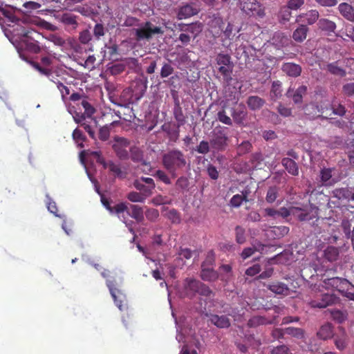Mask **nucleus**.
<instances>
[{
	"label": "nucleus",
	"mask_w": 354,
	"mask_h": 354,
	"mask_svg": "<svg viewBox=\"0 0 354 354\" xmlns=\"http://www.w3.org/2000/svg\"><path fill=\"white\" fill-rule=\"evenodd\" d=\"M162 164L171 176L175 178L177 171L186 167L187 161L185 154L182 151L173 149L162 155Z\"/></svg>",
	"instance_id": "nucleus-1"
},
{
	"label": "nucleus",
	"mask_w": 354,
	"mask_h": 354,
	"mask_svg": "<svg viewBox=\"0 0 354 354\" xmlns=\"http://www.w3.org/2000/svg\"><path fill=\"white\" fill-rule=\"evenodd\" d=\"M184 292L186 297L192 299L199 295L205 297H210L214 295L208 286L193 278H187L183 283Z\"/></svg>",
	"instance_id": "nucleus-2"
},
{
	"label": "nucleus",
	"mask_w": 354,
	"mask_h": 354,
	"mask_svg": "<svg viewBox=\"0 0 354 354\" xmlns=\"http://www.w3.org/2000/svg\"><path fill=\"white\" fill-rule=\"evenodd\" d=\"M336 297L328 293L311 291L306 297V301L313 308H325L335 302Z\"/></svg>",
	"instance_id": "nucleus-3"
},
{
	"label": "nucleus",
	"mask_w": 354,
	"mask_h": 354,
	"mask_svg": "<svg viewBox=\"0 0 354 354\" xmlns=\"http://www.w3.org/2000/svg\"><path fill=\"white\" fill-rule=\"evenodd\" d=\"M227 128L218 126L215 128L210 139V145L214 152H223L228 147L229 137L227 133Z\"/></svg>",
	"instance_id": "nucleus-4"
},
{
	"label": "nucleus",
	"mask_w": 354,
	"mask_h": 354,
	"mask_svg": "<svg viewBox=\"0 0 354 354\" xmlns=\"http://www.w3.org/2000/svg\"><path fill=\"white\" fill-rule=\"evenodd\" d=\"M241 10L249 17L263 18L266 15L264 6L257 0H239Z\"/></svg>",
	"instance_id": "nucleus-5"
},
{
	"label": "nucleus",
	"mask_w": 354,
	"mask_h": 354,
	"mask_svg": "<svg viewBox=\"0 0 354 354\" xmlns=\"http://www.w3.org/2000/svg\"><path fill=\"white\" fill-rule=\"evenodd\" d=\"M216 62L219 66L218 71L222 75L223 80L229 84L232 80L234 64L230 55L218 53L216 57Z\"/></svg>",
	"instance_id": "nucleus-6"
},
{
	"label": "nucleus",
	"mask_w": 354,
	"mask_h": 354,
	"mask_svg": "<svg viewBox=\"0 0 354 354\" xmlns=\"http://www.w3.org/2000/svg\"><path fill=\"white\" fill-rule=\"evenodd\" d=\"M21 35L24 37L21 41L20 49L25 50L32 53H39L41 48L38 41L34 39L33 35H39V33L33 30L22 29Z\"/></svg>",
	"instance_id": "nucleus-7"
},
{
	"label": "nucleus",
	"mask_w": 354,
	"mask_h": 354,
	"mask_svg": "<svg viewBox=\"0 0 354 354\" xmlns=\"http://www.w3.org/2000/svg\"><path fill=\"white\" fill-rule=\"evenodd\" d=\"M163 30L159 26L150 21H146L141 27L135 29V37L137 41L149 40L154 35H162Z\"/></svg>",
	"instance_id": "nucleus-8"
},
{
	"label": "nucleus",
	"mask_w": 354,
	"mask_h": 354,
	"mask_svg": "<svg viewBox=\"0 0 354 354\" xmlns=\"http://www.w3.org/2000/svg\"><path fill=\"white\" fill-rule=\"evenodd\" d=\"M129 145L130 140L126 138L115 136L113 138L112 149L120 160H125L129 158L127 150Z\"/></svg>",
	"instance_id": "nucleus-9"
},
{
	"label": "nucleus",
	"mask_w": 354,
	"mask_h": 354,
	"mask_svg": "<svg viewBox=\"0 0 354 354\" xmlns=\"http://www.w3.org/2000/svg\"><path fill=\"white\" fill-rule=\"evenodd\" d=\"M324 283L327 286H330L333 289L342 292L344 295L346 294L348 288L354 290L353 286L347 279L341 277H331L325 279Z\"/></svg>",
	"instance_id": "nucleus-10"
},
{
	"label": "nucleus",
	"mask_w": 354,
	"mask_h": 354,
	"mask_svg": "<svg viewBox=\"0 0 354 354\" xmlns=\"http://www.w3.org/2000/svg\"><path fill=\"white\" fill-rule=\"evenodd\" d=\"M106 286L109 288L115 305L120 310H122L124 307V302L126 300L125 295L120 290L116 288V284L114 281L106 280Z\"/></svg>",
	"instance_id": "nucleus-11"
},
{
	"label": "nucleus",
	"mask_w": 354,
	"mask_h": 354,
	"mask_svg": "<svg viewBox=\"0 0 354 354\" xmlns=\"http://www.w3.org/2000/svg\"><path fill=\"white\" fill-rule=\"evenodd\" d=\"M176 28L183 32L182 33H187L192 35L193 39H195L202 30L201 24L197 23L189 24H178Z\"/></svg>",
	"instance_id": "nucleus-12"
},
{
	"label": "nucleus",
	"mask_w": 354,
	"mask_h": 354,
	"mask_svg": "<svg viewBox=\"0 0 354 354\" xmlns=\"http://www.w3.org/2000/svg\"><path fill=\"white\" fill-rule=\"evenodd\" d=\"M130 158L134 162H140L142 165L149 167V171L151 170V165L149 162L144 160L143 151L138 147L133 146L130 147Z\"/></svg>",
	"instance_id": "nucleus-13"
},
{
	"label": "nucleus",
	"mask_w": 354,
	"mask_h": 354,
	"mask_svg": "<svg viewBox=\"0 0 354 354\" xmlns=\"http://www.w3.org/2000/svg\"><path fill=\"white\" fill-rule=\"evenodd\" d=\"M281 70L288 76L292 77H299L302 71V68L300 65L292 62L284 63L281 66Z\"/></svg>",
	"instance_id": "nucleus-14"
},
{
	"label": "nucleus",
	"mask_w": 354,
	"mask_h": 354,
	"mask_svg": "<svg viewBox=\"0 0 354 354\" xmlns=\"http://www.w3.org/2000/svg\"><path fill=\"white\" fill-rule=\"evenodd\" d=\"M200 276L203 281L209 282L215 281L219 277L217 271L214 270L213 268H207L205 266V263H202L201 265Z\"/></svg>",
	"instance_id": "nucleus-15"
},
{
	"label": "nucleus",
	"mask_w": 354,
	"mask_h": 354,
	"mask_svg": "<svg viewBox=\"0 0 354 354\" xmlns=\"http://www.w3.org/2000/svg\"><path fill=\"white\" fill-rule=\"evenodd\" d=\"M231 115L232 117V122H235L238 125H243L244 121L247 117V112L244 107L240 109H231Z\"/></svg>",
	"instance_id": "nucleus-16"
},
{
	"label": "nucleus",
	"mask_w": 354,
	"mask_h": 354,
	"mask_svg": "<svg viewBox=\"0 0 354 354\" xmlns=\"http://www.w3.org/2000/svg\"><path fill=\"white\" fill-rule=\"evenodd\" d=\"M267 288L277 295H287L289 293L288 286L281 281H274L267 286Z\"/></svg>",
	"instance_id": "nucleus-17"
},
{
	"label": "nucleus",
	"mask_w": 354,
	"mask_h": 354,
	"mask_svg": "<svg viewBox=\"0 0 354 354\" xmlns=\"http://www.w3.org/2000/svg\"><path fill=\"white\" fill-rule=\"evenodd\" d=\"M339 13L348 21L354 22V8L347 3H342L338 6Z\"/></svg>",
	"instance_id": "nucleus-18"
},
{
	"label": "nucleus",
	"mask_w": 354,
	"mask_h": 354,
	"mask_svg": "<svg viewBox=\"0 0 354 354\" xmlns=\"http://www.w3.org/2000/svg\"><path fill=\"white\" fill-rule=\"evenodd\" d=\"M198 13L197 9L189 4L181 6L178 11L177 17L178 19H184L194 16Z\"/></svg>",
	"instance_id": "nucleus-19"
},
{
	"label": "nucleus",
	"mask_w": 354,
	"mask_h": 354,
	"mask_svg": "<svg viewBox=\"0 0 354 354\" xmlns=\"http://www.w3.org/2000/svg\"><path fill=\"white\" fill-rule=\"evenodd\" d=\"M319 110V104L315 102L309 103L304 107L305 115L310 120H315L320 118V111Z\"/></svg>",
	"instance_id": "nucleus-20"
},
{
	"label": "nucleus",
	"mask_w": 354,
	"mask_h": 354,
	"mask_svg": "<svg viewBox=\"0 0 354 354\" xmlns=\"http://www.w3.org/2000/svg\"><path fill=\"white\" fill-rule=\"evenodd\" d=\"M212 24L218 26L219 30L223 32L226 39H231L233 31V25L231 23L227 24V26L225 30H223L224 22L221 17L215 18L213 20Z\"/></svg>",
	"instance_id": "nucleus-21"
},
{
	"label": "nucleus",
	"mask_w": 354,
	"mask_h": 354,
	"mask_svg": "<svg viewBox=\"0 0 354 354\" xmlns=\"http://www.w3.org/2000/svg\"><path fill=\"white\" fill-rule=\"evenodd\" d=\"M210 322L212 324L221 328H228L230 326V319L225 315L219 316L217 315H212Z\"/></svg>",
	"instance_id": "nucleus-22"
},
{
	"label": "nucleus",
	"mask_w": 354,
	"mask_h": 354,
	"mask_svg": "<svg viewBox=\"0 0 354 354\" xmlns=\"http://www.w3.org/2000/svg\"><path fill=\"white\" fill-rule=\"evenodd\" d=\"M307 92L306 86L302 85L300 86L292 95V91L290 88L287 91L286 95L288 97H292L293 102L295 104H299L302 102L303 95H304Z\"/></svg>",
	"instance_id": "nucleus-23"
},
{
	"label": "nucleus",
	"mask_w": 354,
	"mask_h": 354,
	"mask_svg": "<svg viewBox=\"0 0 354 354\" xmlns=\"http://www.w3.org/2000/svg\"><path fill=\"white\" fill-rule=\"evenodd\" d=\"M309 29L306 25H299V26L293 31L292 39L299 43L303 42L307 37Z\"/></svg>",
	"instance_id": "nucleus-24"
},
{
	"label": "nucleus",
	"mask_w": 354,
	"mask_h": 354,
	"mask_svg": "<svg viewBox=\"0 0 354 354\" xmlns=\"http://www.w3.org/2000/svg\"><path fill=\"white\" fill-rule=\"evenodd\" d=\"M246 103L250 109L256 111L262 108L264 106L266 101L257 95H252L248 97Z\"/></svg>",
	"instance_id": "nucleus-25"
},
{
	"label": "nucleus",
	"mask_w": 354,
	"mask_h": 354,
	"mask_svg": "<svg viewBox=\"0 0 354 354\" xmlns=\"http://www.w3.org/2000/svg\"><path fill=\"white\" fill-rule=\"evenodd\" d=\"M131 213L129 215L135 219L137 223H142L144 221V211L142 207L138 205L129 204Z\"/></svg>",
	"instance_id": "nucleus-26"
},
{
	"label": "nucleus",
	"mask_w": 354,
	"mask_h": 354,
	"mask_svg": "<svg viewBox=\"0 0 354 354\" xmlns=\"http://www.w3.org/2000/svg\"><path fill=\"white\" fill-rule=\"evenodd\" d=\"M281 163L289 174L292 176L299 175V168L297 164L292 159L289 158H283L281 160Z\"/></svg>",
	"instance_id": "nucleus-27"
},
{
	"label": "nucleus",
	"mask_w": 354,
	"mask_h": 354,
	"mask_svg": "<svg viewBox=\"0 0 354 354\" xmlns=\"http://www.w3.org/2000/svg\"><path fill=\"white\" fill-rule=\"evenodd\" d=\"M174 116L175 120L178 122V127L185 124L186 120L185 117L183 114V109L180 106V103L178 99L175 100V105L174 108Z\"/></svg>",
	"instance_id": "nucleus-28"
},
{
	"label": "nucleus",
	"mask_w": 354,
	"mask_h": 354,
	"mask_svg": "<svg viewBox=\"0 0 354 354\" xmlns=\"http://www.w3.org/2000/svg\"><path fill=\"white\" fill-rule=\"evenodd\" d=\"M147 80H138L135 82L133 93H135L136 100L140 99L146 92L147 88Z\"/></svg>",
	"instance_id": "nucleus-29"
},
{
	"label": "nucleus",
	"mask_w": 354,
	"mask_h": 354,
	"mask_svg": "<svg viewBox=\"0 0 354 354\" xmlns=\"http://www.w3.org/2000/svg\"><path fill=\"white\" fill-rule=\"evenodd\" d=\"M339 256V250L335 246H328L324 251V257L325 259L330 262L335 261Z\"/></svg>",
	"instance_id": "nucleus-30"
},
{
	"label": "nucleus",
	"mask_w": 354,
	"mask_h": 354,
	"mask_svg": "<svg viewBox=\"0 0 354 354\" xmlns=\"http://www.w3.org/2000/svg\"><path fill=\"white\" fill-rule=\"evenodd\" d=\"M77 19L76 15L71 12H66L61 16L60 21L65 26H71L73 29H75L78 25Z\"/></svg>",
	"instance_id": "nucleus-31"
},
{
	"label": "nucleus",
	"mask_w": 354,
	"mask_h": 354,
	"mask_svg": "<svg viewBox=\"0 0 354 354\" xmlns=\"http://www.w3.org/2000/svg\"><path fill=\"white\" fill-rule=\"evenodd\" d=\"M317 25L319 29L328 32H334L336 29L335 23L326 18L320 19Z\"/></svg>",
	"instance_id": "nucleus-32"
},
{
	"label": "nucleus",
	"mask_w": 354,
	"mask_h": 354,
	"mask_svg": "<svg viewBox=\"0 0 354 354\" xmlns=\"http://www.w3.org/2000/svg\"><path fill=\"white\" fill-rule=\"evenodd\" d=\"M326 70L334 75L345 77L346 75V71L338 65V62L328 64Z\"/></svg>",
	"instance_id": "nucleus-33"
},
{
	"label": "nucleus",
	"mask_w": 354,
	"mask_h": 354,
	"mask_svg": "<svg viewBox=\"0 0 354 354\" xmlns=\"http://www.w3.org/2000/svg\"><path fill=\"white\" fill-rule=\"evenodd\" d=\"M317 336L324 340L330 339L333 336V326L327 323L321 326L317 333Z\"/></svg>",
	"instance_id": "nucleus-34"
},
{
	"label": "nucleus",
	"mask_w": 354,
	"mask_h": 354,
	"mask_svg": "<svg viewBox=\"0 0 354 354\" xmlns=\"http://www.w3.org/2000/svg\"><path fill=\"white\" fill-rule=\"evenodd\" d=\"M134 187L140 191V192L146 198L149 197L152 195L153 191L155 189V187H151V186H148L144 183H140V181H134L133 182Z\"/></svg>",
	"instance_id": "nucleus-35"
},
{
	"label": "nucleus",
	"mask_w": 354,
	"mask_h": 354,
	"mask_svg": "<svg viewBox=\"0 0 354 354\" xmlns=\"http://www.w3.org/2000/svg\"><path fill=\"white\" fill-rule=\"evenodd\" d=\"M282 96L281 82L279 80L274 81L270 89V98L275 101Z\"/></svg>",
	"instance_id": "nucleus-36"
},
{
	"label": "nucleus",
	"mask_w": 354,
	"mask_h": 354,
	"mask_svg": "<svg viewBox=\"0 0 354 354\" xmlns=\"http://www.w3.org/2000/svg\"><path fill=\"white\" fill-rule=\"evenodd\" d=\"M319 104L320 118H327L331 116L332 105L327 101H321Z\"/></svg>",
	"instance_id": "nucleus-37"
},
{
	"label": "nucleus",
	"mask_w": 354,
	"mask_h": 354,
	"mask_svg": "<svg viewBox=\"0 0 354 354\" xmlns=\"http://www.w3.org/2000/svg\"><path fill=\"white\" fill-rule=\"evenodd\" d=\"M285 333L298 339H302L305 337V331L301 328L287 327L285 328Z\"/></svg>",
	"instance_id": "nucleus-38"
},
{
	"label": "nucleus",
	"mask_w": 354,
	"mask_h": 354,
	"mask_svg": "<svg viewBox=\"0 0 354 354\" xmlns=\"http://www.w3.org/2000/svg\"><path fill=\"white\" fill-rule=\"evenodd\" d=\"M248 192L245 191L242 192V195L236 194L232 196L230 203L231 206L234 207H239L242 204L243 201H248Z\"/></svg>",
	"instance_id": "nucleus-39"
},
{
	"label": "nucleus",
	"mask_w": 354,
	"mask_h": 354,
	"mask_svg": "<svg viewBox=\"0 0 354 354\" xmlns=\"http://www.w3.org/2000/svg\"><path fill=\"white\" fill-rule=\"evenodd\" d=\"M306 17V22L308 25L314 24L319 19V12L316 10H309L308 12L305 14H301L298 16V17L301 18L303 17Z\"/></svg>",
	"instance_id": "nucleus-40"
},
{
	"label": "nucleus",
	"mask_w": 354,
	"mask_h": 354,
	"mask_svg": "<svg viewBox=\"0 0 354 354\" xmlns=\"http://www.w3.org/2000/svg\"><path fill=\"white\" fill-rule=\"evenodd\" d=\"M216 120L228 126L232 125V120L227 114V112L223 107L216 113Z\"/></svg>",
	"instance_id": "nucleus-41"
},
{
	"label": "nucleus",
	"mask_w": 354,
	"mask_h": 354,
	"mask_svg": "<svg viewBox=\"0 0 354 354\" xmlns=\"http://www.w3.org/2000/svg\"><path fill=\"white\" fill-rule=\"evenodd\" d=\"M272 324L271 322H268L266 317L262 316H254L248 320V326L250 328H254L260 325Z\"/></svg>",
	"instance_id": "nucleus-42"
},
{
	"label": "nucleus",
	"mask_w": 354,
	"mask_h": 354,
	"mask_svg": "<svg viewBox=\"0 0 354 354\" xmlns=\"http://www.w3.org/2000/svg\"><path fill=\"white\" fill-rule=\"evenodd\" d=\"M291 15V9L287 5L281 7L279 12V18L281 22L286 23L289 21Z\"/></svg>",
	"instance_id": "nucleus-43"
},
{
	"label": "nucleus",
	"mask_w": 354,
	"mask_h": 354,
	"mask_svg": "<svg viewBox=\"0 0 354 354\" xmlns=\"http://www.w3.org/2000/svg\"><path fill=\"white\" fill-rule=\"evenodd\" d=\"M252 149V145L248 140L242 142L238 145L236 149L237 155L239 156H243Z\"/></svg>",
	"instance_id": "nucleus-44"
},
{
	"label": "nucleus",
	"mask_w": 354,
	"mask_h": 354,
	"mask_svg": "<svg viewBox=\"0 0 354 354\" xmlns=\"http://www.w3.org/2000/svg\"><path fill=\"white\" fill-rule=\"evenodd\" d=\"M174 72V68L169 62H163L160 73L161 78L168 77L169 75H172Z\"/></svg>",
	"instance_id": "nucleus-45"
},
{
	"label": "nucleus",
	"mask_w": 354,
	"mask_h": 354,
	"mask_svg": "<svg viewBox=\"0 0 354 354\" xmlns=\"http://www.w3.org/2000/svg\"><path fill=\"white\" fill-rule=\"evenodd\" d=\"M127 198L132 203H144L147 198L140 192L132 191L127 194Z\"/></svg>",
	"instance_id": "nucleus-46"
},
{
	"label": "nucleus",
	"mask_w": 354,
	"mask_h": 354,
	"mask_svg": "<svg viewBox=\"0 0 354 354\" xmlns=\"http://www.w3.org/2000/svg\"><path fill=\"white\" fill-rule=\"evenodd\" d=\"M72 136L73 139L77 144L79 147H84L83 142L85 141L86 137L81 130L78 129L77 128L75 129L73 132Z\"/></svg>",
	"instance_id": "nucleus-47"
},
{
	"label": "nucleus",
	"mask_w": 354,
	"mask_h": 354,
	"mask_svg": "<svg viewBox=\"0 0 354 354\" xmlns=\"http://www.w3.org/2000/svg\"><path fill=\"white\" fill-rule=\"evenodd\" d=\"M128 209H129V204L125 202H121V203L116 204L115 206L111 207L110 213H111V214L115 213V214L119 215L120 214L127 211Z\"/></svg>",
	"instance_id": "nucleus-48"
},
{
	"label": "nucleus",
	"mask_w": 354,
	"mask_h": 354,
	"mask_svg": "<svg viewBox=\"0 0 354 354\" xmlns=\"http://www.w3.org/2000/svg\"><path fill=\"white\" fill-rule=\"evenodd\" d=\"M93 33L95 38L97 40H99L102 37L104 36L106 33V28L102 24L97 23L93 28Z\"/></svg>",
	"instance_id": "nucleus-49"
},
{
	"label": "nucleus",
	"mask_w": 354,
	"mask_h": 354,
	"mask_svg": "<svg viewBox=\"0 0 354 354\" xmlns=\"http://www.w3.org/2000/svg\"><path fill=\"white\" fill-rule=\"evenodd\" d=\"M211 145L210 141L202 140L199 145L196 147V151L201 154H207L210 151Z\"/></svg>",
	"instance_id": "nucleus-50"
},
{
	"label": "nucleus",
	"mask_w": 354,
	"mask_h": 354,
	"mask_svg": "<svg viewBox=\"0 0 354 354\" xmlns=\"http://www.w3.org/2000/svg\"><path fill=\"white\" fill-rule=\"evenodd\" d=\"M334 343L336 348L339 351L344 350L348 344L346 342V338L344 335L335 337Z\"/></svg>",
	"instance_id": "nucleus-51"
},
{
	"label": "nucleus",
	"mask_w": 354,
	"mask_h": 354,
	"mask_svg": "<svg viewBox=\"0 0 354 354\" xmlns=\"http://www.w3.org/2000/svg\"><path fill=\"white\" fill-rule=\"evenodd\" d=\"M278 196V189L277 187H270L266 194V201L269 203H272L275 201Z\"/></svg>",
	"instance_id": "nucleus-52"
},
{
	"label": "nucleus",
	"mask_w": 354,
	"mask_h": 354,
	"mask_svg": "<svg viewBox=\"0 0 354 354\" xmlns=\"http://www.w3.org/2000/svg\"><path fill=\"white\" fill-rule=\"evenodd\" d=\"M297 211L298 209H296V207H291L290 208L281 207L278 210V216L287 218L290 214H296Z\"/></svg>",
	"instance_id": "nucleus-53"
},
{
	"label": "nucleus",
	"mask_w": 354,
	"mask_h": 354,
	"mask_svg": "<svg viewBox=\"0 0 354 354\" xmlns=\"http://www.w3.org/2000/svg\"><path fill=\"white\" fill-rule=\"evenodd\" d=\"M81 105L84 109V115H86L88 118L91 117L95 112L94 107L87 100H82L81 102Z\"/></svg>",
	"instance_id": "nucleus-54"
},
{
	"label": "nucleus",
	"mask_w": 354,
	"mask_h": 354,
	"mask_svg": "<svg viewBox=\"0 0 354 354\" xmlns=\"http://www.w3.org/2000/svg\"><path fill=\"white\" fill-rule=\"evenodd\" d=\"M153 176L156 178H158L160 181L164 183L166 185H170L171 183V180L168 175L165 171L161 169H158L156 171L155 174Z\"/></svg>",
	"instance_id": "nucleus-55"
},
{
	"label": "nucleus",
	"mask_w": 354,
	"mask_h": 354,
	"mask_svg": "<svg viewBox=\"0 0 354 354\" xmlns=\"http://www.w3.org/2000/svg\"><path fill=\"white\" fill-rule=\"evenodd\" d=\"M236 241L239 244H243L245 242V230L241 226H236L235 228Z\"/></svg>",
	"instance_id": "nucleus-56"
},
{
	"label": "nucleus",
	"mask_w": 354,
	"mask_h": 354,
	"mask_svg": "<svg viewBox=\"0 0 354 354\" xmlns=\"http://www.w3.org/2000/svg\"><path fill=\"white\" fill-rule=\"evenodd\" d=\"M333 170L332 168H324L320 171V178L323 183L326 184L331 178Z\"/></svg>",
	"instance_id": "nucleus-57"
},
{
	"label": "nucleus",
	"mask_w": 354,
	"mask_h": 354,
	"mask_svg": "<svg viewBox=\"0 0 354 354\" xmlns=\"http://www.w3.org/2000/svg\"><path fill=\"white\" fill-rule=\"evenodd\" d=\"M32 66L40 73V74L44 75L48 77H50V76L53 74L52 69L46 67H42L39 65L37 62H32Z\"/></svg>",
	"instance_id": "nucleus-58"
},
{
	"label": "nucleus",
	"mask_w": 354,
	"mask_h": 354,
	"mask_svg": "<svg viewBox=\"0 0 354 354\" xmlns=\"http://www.w3.org/2000/svg\"><path fill=\"white\" fill-rule=\"evenodd\" d=\"M111 129L108 124L101 127L99 130V139L102 141H106L110 136Z\"/></svg>",
	"instance_id": "nucleus-59"
},
{
	"label": "nucleus",
	"mask_w": 354,
	"mask_h": 354,
	"mask_svg": "<svg viewBox=\"0 0 354 354\" xmlns=\"http://www.w3.org/2000/svg\"><path fill=\"white\" fill-rule=\"evenodd\" d=\"M296 209H297L298 211H297V213L294 215L297 216V218H299V221H310L313 218V216H312L309 212H307L299 207H296Z\"/></svg>",
	"instance_id": "nucleus-60"
},
{
	"label": "nucleus",
	"mask_w": 354,
	"mask_h": 354,
	"mask_svg": "<svg viewBox=\"0 0 354 354\" xmlns=\"http://www.w3.org/2000/svg\"><path fill=\"white\" fill-rule=\"evenodd\" d=\"M109 171L112 172L115 176L121 178L122 176V171L119 165L115 164L113 161L109 160Z\"/></svg>",
	"instance_id": "nucleus-61"
},
{
	"label": "nucleus",
	"mask_w": 354,
	"mask_h": 354,
	"mask_svg": "<svg viewBox=\"0 0 354 354\" xmlns=\"http://www.w3.org/2000/svg\"><path fill=\"white\" fill-rule=\"evenodd\" d=\"M145 216L149 221L153 222L159 217V212L156 209L147 208Z\"/></svg>",
	"instance_id": "nucleus-62"
},
{
	"label": "nucleus",
	"mask_w": 354,
	"mask_h": 354,
	"mask_svg": "<svg viewBox=\"0 0 354 354\" xmlns=\"http://www.w3.org/2000/svg\"><path fill=\"white\" fill-rule=\"evenodd\" d=\"M189 180L187 177L185 176H180L177 179L176 182V186L182 190L187 189L189 187Z\"/></svg>",
	"instance_id": "nucleus-63"
},
{
	"label": "nucleus",
	"mask_w": 354,
	"mask_h": 354,
	"mask_svg": "<svg viewBox=\"0 0 354 354\" xmlns=\"http://www.w3.org/2000/svg\"><path fill=\"white\" fill-rule=\"evenodd\" d=\"M91 34L88 30H84L80 32L79 40L83 44H87L91 40Z\"/></svg>",
	"instance_id": "nucleus-64"
}]
</instances>
